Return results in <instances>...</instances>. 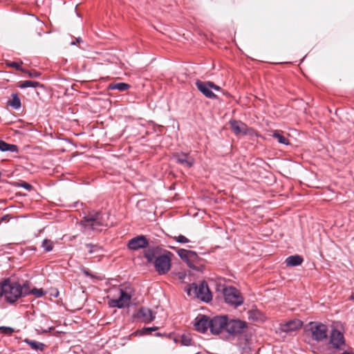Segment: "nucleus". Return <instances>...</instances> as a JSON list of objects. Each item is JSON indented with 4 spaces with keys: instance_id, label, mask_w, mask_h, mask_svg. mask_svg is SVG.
I'll list each match as a JSON object with an SVG mask.
<instances>
[{
    "instance_id": "obj_1",
    "label": "nucleus",
    "mask_w": 354,
    "mask_h": 354,
    "mask_svg": "<svg viewBox=\"0 0 354 354\" xmlns=\"http://www.w3.org/2000/svg\"><path fill=\"white\" fill-rule=\"evenodd\" d=\"M172 253L160 246H152L144 252V257L149 263H153L159 275L167 274L171 267Z\"/></svg>"
},
{
    "instance_id": "obj_2",
    "label": "nucleus",
    "mask_w": 354,
    "mask_h": 354,
    "mask_svg": "<svg viewBox=\"0 0 354 354\" xmlns=\"http://www.w3.org/2000/svg\"><path fill=\"white\" fill-rule=\"evenodd\" d=\"M188 296H194L202 301L208 303L212 300V295L205 281H201L198 284L192 283L185 288Z\"/></svg>"
},
{
    "instance_id": "obj_3",
    "label": "nucleus",
    "mask_w": 354,
    "mask_h": 354,
    "mask_svg": "<svg viewBox=\"0 0 354 354\" xmlns=\"http://www.w3.org/2000/svg\"><path fill=\"white\" fill-rule=\"evenodd\" d=\"M4 299L9 304H15L18 299L24 298L22 290L19 281H11L10 278L4 279Z\"/></svg>"
},
{
    "instance_id": "obj_4",
    "label": "nucleus",
    "mask_w": 354,
    "mask_h": 354,
    "mask_svg": "<svg viewBox=\"0 0 354 354\" xmlns=\"http://www.w3.org/2000/svg\"><path fill=\"white\" fill-rule=\"evenodd\" d=\"M306 331L311 333V337L313 340L319 342L328 338L327 326L319 322H310L304 326Z\"/></svg>"
},
{
    "instance_id": "obj_5",
    "label": "nucleus",
    "mask_w": 354,
    "mask_h": 354,
    "mask_svg": "<svg viewBox=\"0 0 354 354\" xmlns=\"http://www.w3.org/2000/svg\"><path fill=\"white\" fill-rule=\"evenodd\" d=\"M248 328V326L246 322L227 317L225 332L230 336L235 337L243 335Z\"/></svg>"
},
{
    "instance_id": "obj_6",
    "label": "nucleus",
    "mask_w": 354,
    "mask_h": 354,
    "mask_svg": "<svg viewBox=\"0 0 354 354\" xmlns=\"http://www.w3.org/2000/svg\"><path fill=\"white\" fill-rule=\"evenodd\" d=\"M223 295L225 302L234 308H237L243 304V297L240 292L234 286L223 288Z\"/></svg>"
},
{
    "instance_id": "obj_7",
    "label": "nucleus",
    "mask_w": 354,
    "mask_h": 354,
    "mask_svg": "<svg viewBox=\"0 0 354 354\" xmlns=\"http://www.w3.org/2000/svg\"><path fill=\"white\" fill-rule=\"evenodd\" d=\"M228 315H217L209 317V330L212 335H218L223 330L225 331Z\"/></svg>"
},
{
    "instance_id": "obj_8",
    "label": "nucleus",
    "mask_w": 354,
    "mask_h": 354,
    "mask_svg": "<svg viewBox=\"0 0 354 354\" xmlns=\"http://www.w3.org/2000/svg\"><path fill=\"white\" fill-rule=\"evenodd\" d=\"M127 246L129 250L137 251L141 249L148 250L150 248V243L146 235H137L127 242Z\"/></svg>"
},
{
    "instance_id": "obj_9",
    "label": "nucleus",
    "mask_w": 354,
    "mask_h": 354,
    "mask_svg": "<svg viewBox=\"0 0 354 354\" xmlns=\"http://www.w3.org/2000/svg\"><path fill=\"white\" fill-rule=\"evenodd\" d=\"M176 253L178 257L186 263L187 266L192 270L197 272H203L204 269L203 266H196L194 264L193 261L189 259L190 255H196V252L191 250H186L183 248H178L176 250Z\"/></svg>"
},
{
    "instance_id": "obj_10",
    "label": "nucleus",
    "mask_w": 354,
    "mask_h": 354,
    "mask_svg": "<svg viewBox=\"0 0 354 354\" xmlns=\"http://www.w3.org/2000/svg\"><path fill=\"white\" fill-rule=\"evenodd\" d=\"M172 158L177 164L187 168H191L194 165V158L189 156L187 153L183 151L174 153L172 154Z\"/></svg>"
},
{
    "instance_id": "obj_11",
    "label": "nucleus",
    "mask_w": 354,
    "mask_h": 354,
    "mask_svg": "<svg viewBox=\"0 0 354 354\" xmlns=\"http://www.w3.org/2000/svg\"><path fill=\"white\" fill-rule=\"evenodd\" d=\"M329 344L336 350H340L345 344L344 334L338 329L333 328L330 331Z\"/></svg>"
},
{
    "instance_id": "obj_12",
    "label": "nucleus",
    "mask_w": 354,
    "mask_h": 354,
    "mask_svg": "<svg viewBox=\"0 0 354 354\" xmlns=\"http://www.w3.org/2000/svg\"><path fill=\"white\" fill-rule=\"evenodd\" d=\"M194 326L196 331L205 333L209 329V317L204 314H198L194 319Z\"/></svg>"
},
{
    "instance_id": "obj_13",
    "label": "nucleus",
    "mask_w": 354,
    "mask_h": 354,
    "mask_svg": "<svg viewBox=\"0 0 354 354\" xmlns=\"http://www.w3.org/2000/svg\"><path fill=\"white\" fill-rule=\"evenodd\" d=\"M133 317L136 319L142 318L145 323L149 324L155 319L156 313L150 308L141 307Z\"/></svg>"
},
{
    "instance_id": "obj_14",
    "label": "nucleus",
    "mask_w": 354,
    "mask_h": 354,
    "mask_svg": "<svg viewBox=\"0 0 354 354\" xmlns=\"http://www.w3.org/2000/svg\"><path fill=\"white\" fill-rule=\"evenodd\" d=\"M209 81L203 82L197 80L195 82L196 86L198 90L203 93L206 97L209 99H218V95H216L210 88Z\"/></svg>"
},
{
    "instance_id": "obj_15",
    "label": "nucleus",
    "mask_w": 354,
    "mask_h": 354,
    "mask_svg": "<svg viewBox=\"0 0 354 354\" xmlns=\"http://www.w3.org/2000/svg\"><path fill=\"white\" fill-rule=\"evenodd\" d=\"M230 124L231 129L236 134H243L244 136L248 134L249 129L245 123L233 120L230 122Z\"/></svg>"
},
{
    "instance_id": "obj_16",
    "label": "nucleus",
    "mask_w": 354,
    "mask_h": 354,
    "mask_svg": "<svg viewBox=\"0 0 354 354\" xmlns=\"http://www.w3.org/2000/svg\"><path fill=\"white\" fill-rule=\"evenodd\" d=\"M303 326V322L299 319H293L283 324L281 329L284 333L295 331Z\"/></svg>"
},
{
    "instance_id": "obj_17",
    "label": "nucleus",
    "mask_w": 354,
    "mask_h": 354,
    "mask_svg": "<svg viewBox=\"0 0 354 354\" xmlns=\"http://www.w3.org/2000/svg\"><path fill=\"white\" fill-rule=\"evenodd\" d=\"M249 320L257 322H263L266 319L264 314L257 308H252L248 311Z\"/></svg>"
},
{
    "instance_id": "obj_18",
    "label": "nucleus",
    "mask_w": 354,
    "mask_h": 354,
    "mask_svg": "<svg viewBox=\"0 0 354 354\" xmlns=\"http://www.w3.org/2000/svg\"><path fill=\"white\" fill-rule=\"evenodd\" d=\"M304 261V258L299 254L289 256L285 260L287 266L296 267L300 266Z\"/></svg>"
},
{
    "instance_id": "obj_19",
    "label": "nucleus",
    "mask_w": 354,
    "mask_h": 354,
    "mask_svg": "<svg viewBox=\"0 0 354 354\" xmlns=\"http://www.w3.org/2000/svg\"><path fill=\"white\" fill-rule=\"evenodd\" d=\"M11 100H9L7 102V106H10L15 110H19L21 107V99L17 93H12L11 95Z\"/></svg>"
},
{
    "instance_id": "obj_20",
    "label": "nucleus",
    "mask_w": 354,
    "mask_h": 354,
    "mask_svg": "<svg viewBox=\"0 0 354 354\" xmlns=\"http://www.w3.org/2000/svg\"><path fill=\"white\" fill-rule=\"evenodd\" d=\"M0 151L1 152H19V148L17 145L15 144H10L6 141L0 139Z\"/></svg>"
},
{
    "instance_id": "obj_21",
    "label": "nucleus",
    "mask_w": 354,
    "mask_h": 354,
    "mask_svg": "<svg viewBox=\"0 0 354 354\" xmlns=\"http://www.w3.org/2000/svg\"><path fill=\"white\" fill-rule=\"evenodd\" d=\"M108 305L109 308H117L119 309L129 307V303L124 302L122 299L119 297L116 299H109L108 301Z\"/></svg>"
},
{
    "instance_id": "obj_22",
    "label": "nucleus",
    "mask_w": 354,
    "mask_h": 354,
    "mask_svg": "<svg viewBox=\"0 0 354 354\" xmlns=\"http://www.w3.org/2000/svg\"><path fill=\"white\" fill-rule=\"evenodd\" d=\"M24 342L30 346V347L35 351H43L44 348L46 347V345L44 343L30 339L28 338H26L24 340Z\"/></svg>"
},
{
    "instance_id": "obj_23",
    "label": "nucleus",
    "mask_w": 354,
    "mask_h": 354,
    "mask_svg": "<svg viewBox=\"0 0 354 354\" xmlns=\"http://www.w3.org/2000/svg\"><path fill=\"white\" fill-rule=\"evenodd\" d=\"M131 86L126 82H117L109 84L107 86L108 90H118L124 91L128 90Z\"/></svg>"
},
{
    "instance_id": "obj_24",
    "label": "nucleus",
    "mask_w": 354,
    "mask_h": 354,
    "mask_svg": "<svg viewBox=\"0 0 354 354\" xmlns=\"http://www.w3.org/2000/svg\"><path fill=\"white\" fill-rule=\"evenodd\" d=\"M102 213L100 211L94 212L93 214L90 215L89 220L91 221V223H94V226H101L102 225Z\"/></svg>"
},
{
    "instance_id": "obj_25",
    "label": "nucleus",
    "mask_w": 354,
    "mask_h": 354,
    "mask_svg": "<svg viewBox=\"0 0 354 354\" xmlns=\"http://www.w3.org/2000/svg\"><path fill=\"white\" fill-rule=\"evenodd\" d=\"M272 137L277 140L278 142L284 145H289L290 143L288 138L282 135L279 131H274Z\"/></svg>"
},
{
    "instance_id": "obj_26",
    "label": "nucleus",
    "mask_w": 354,
    "mask_h": 354,
    "mask_svg": "<svg viewBox=\"0 0 354 354\" xmlns=\"http://www.w3.org/2000/svg\"><path fill=\"white\" fill-rule=\"evenodd\" d=\"M90 216H86L85 214L83 216L82 220L80 222V225L84 228H89L91 230H95L94 223H91V221L89 220Z\"/></svg>"
},
{
    "instance_id": "obj_27",
    "label": "nucleus",
    "mask_w": 354,
    "mask_h": 354,
    "mask_svg": "<svg viewBox=\"0 0 354 354\" xmlns=\"http://www.w3.org/2000/svg\"><path fill=\"white\" fill-rule=\"evenodd\" d=\"M30 283L28 281H26L22 284L20 283V286L22 290V294L24 297H26L31 294L32 288L30 286Z\"/></svg>"
},
{
    "instance_id": "obj_28",
    "label": "nucleus",
    "mask_w": 354,
    "mask_h": 354,
    "mask_svg": "<svg viewBox=\"0 0 354 354\" xmlns=\"http://www.w3.org/2000/svg\"><path fill=\"white\" fill-rule=\"evenodd\" d=\"M41 247L46 252H51L53 250V242L48 239H44L41 243Z\"/></svg>"
},
{
    "instance_id": "obj_29",
    "label": "nucleus",
    "mask_w": 354,
    "mask_h": 354,
    "mask_svg": "<svg viewBox=\"0 0 354 354\" xmlns=\"http://www.w3.org/2000/svg\"><path fill=\"white\" fill-rule=\"evenodd\" d=\"M6 65L8 67L10 68H14L17 71H21V72H26V70L24 69L20 64L16 62H12V61H6L5 62Z\"/></svg>"
},
{
    "instance_id": "obj_30",
    "label": "nucleus",
    "mask_w": 354,
    "mask_h": 354,
    "mask_svg": "<svg viewBox=\"0 0 354 354\" xmlns=\"http://www.w3.org/2000/svg\"><path fill=\"white\" fill-rule=\"evenodd\" d=\"M85 246L88 249L89 254L96 253L102 250V248L96 244L86 243Z\"/></svg>"
},
{
    "instance_id": "obj_31",
    "label": "nucleus",
    "mask_w": 354,
    "mask_h": 354,
    "mask_svg": "<svg viewBox=\"0 0 354 354\" xmlns=\"http://www.w3.org/2000/svg\"><path fill=\"white\" fill-rule=\"evenodd\" d=\"M119 298L122 299L126 303H129L132 298V295L131 293L127 292L124 290L120 289Z\"/></svg>"
},
{
    "instance_id": "obj_32",
    "label": "nucleus",
    "mask_w": 354,
    "mask_h": 354,
    "mask_svg": "<svg viewBox=\"0 0 354 354\" xmlns=\"http://www.w3.org/2000/svg\"><path fill=\"white\" fill-rule=\"evenodd\" d=\"M46 294V292L43 288H37L33 287L32 288L31 294L33 295L36 298H41Z\"/></svg>"
},
{
    "instance_id": "obj_33",
    "label": "nucleus",
    "mask_w": 354,
    "mask_h": 354,
    "mask_svg": "<svg viewBox=\"0 0 354 354\" xmlns=\"http://www.w3.org/2000/svg\"><path fill=\"white\" fill-rule=\"evenodd\" d=\"M15 186L17 187H22L28 191H31L33 189V186L31 184L23 180L16 182Z\"/></svg>"
},
{
    "instance_id": "obj_34",
    "label": "nucleus",
    "mask_w": 354,
    "mask_h": 354,
    "mask_svg": "<svg viewBox=\"0 0 354 354\" xmlns=\"http://www.w3.org/2000/svg\"><path fill=\"white\" fill-rule=\"evenodd\" d=\"M158 327L156 326H151V327H144L140 330H137V333H138L140 335H149L151 334V332L157 330Z\"/></svg>"
},
{
    "instance_id": "obj_35",
    "label": "nucleus",
    "mask_w": 354,
    "mask_h": 354,
    "mask_svg": "<svg viewBox=\"0 0 354 354\" xmlns=\"http://www.w3.org/2000/svg\"><path fill=\"white\" fill-rule=\"evenodd\" d=\"M181 345L185 346H191L192 344V339L185 334H183L180 337Z\"/></svg>"
},
{
    "instance_id": "obj_36",
    "label": "nucleus",
    "mask_w": 354,
    "mask_h": 354,
    "mask_svg": "<svg viewBox=\"0 0 354 354\" xmlns=\"http://www.w3.org/2000/svg\"><path fill=\"white\" fill-rule=\"evenodd\" d=\"M15 332V328L10 326H0V333L3 335H11Z\"/></svg>"
},
{
    "instance_id": "obj_37",
    "label": "nucleus",
    "mask_w": 354,
    "mask_h": 354,
    "mask_svg": "<svg viewBox=\"0 0 354 354\" xmlns=\"http://www.w3.org/2000/svg\"><path fill=\"white\" fill-rule=\"evenodd\" d=\"M173 239L178 243L185 244L190 242V240L184 235L180 234L178 236H174Z\"/></svg>"
},
{
    "instance_id": "obj_38",
    "label": "nucleus",
    "mask_w": 354,
    "mask_h": 354,
    "mask_svg": "<svg viewBox=\"0 0 354 354\" xmlns=\"http://www.w3.org/2000/svg\"><path fill=\"white\" fill-rule=\"evenodd\" d=\"M18 87L21 89L32 88V80H26L19 82Z\"/></svg>"
},
{
    "instance_id": "obj_39",
    "label": "nucleus",
    "mask_w": 354,
    "mask_h": 354,
    "mask_svg": "<svg viewBox=\"0 0 354 354\" xmlns=\"http://www.w3.org/2000/svg\"><path fill=\"white\" fill-rule=\"evenodd\" d=\"M209 84L211 90L213 89L216 91H222L224 95H229V93L227 92H224L223 91H222L221 88L219 86L215 84L213 82L209 81Z\"/></svg>"
},
{
    "instance_id": "obj_40",
    "label": "nucleus",
    "mask_w": 354,
    "mask_h": 354,
    "mask_svg": "<svg viewBox=\"0 0 354 354\" xmlns=\"http://www.w3.org/2000/svg\"><path fill=\"white\" fill-rule=\"evenodd\" d=\"M24 73H27L30 77H39L41 75V73L37 71H28L26 70V72H24Z\"/></svg>"
},
{
    "instance_id": "obj_41",
    "label": "nucleus",
    "mask_w": 354,
    "mask_h": 354,
    "mask_svg": "<svg viewBox=\"0 0 354 354\" xmlns=\"http://www.w3.org/2000/svg\"><path fill=\"white\" fill-rule=\"evenodd\" d=\"M81 270H82V273L86 277H90L91 278L95 277V275L93 274H92L91 272L88 269L86 268L85 267H82L81 268Z\"/></svg>"
},
{
    "instance_id": "obj_42",
    "label": "nucleus",
    "mask_w": 354,
    "mask_h": 354,
    "mask_svg": "<svg viewBox=\"0 0 354 354\" xmlns=\"http://www.w3.org/2000/svg\"><path fill=\"white\" fill-rule=\"evenodd\" d=\"M242 353L244 354V353H246V354H249V351H250V347L248 344V339H245V342L244 344V346L242 347Z\"/></svg>"
},
{
    "instance_id": "obj_43",
    "label": "nucleus",
    "mask_w": 354,
    "mask_h": 354,
    "mask_svg": "<svg viewBox=\"0 0 354 354\" xmlns=\"http://www.w3.org/2000/svg\"><path fill=\"white\" fill-rule=\"evenodd\" d=\"M5 286L4 285V279L0 283V298L3 296L4 297V292H5Z\"/></svg>"
},
{
    "instance_id": "obj_44",
    "label": "nucleus",
    "mask_w": 354,
    "mask_h": 354,
    "mask_svg": "<svg viewBox=\"0 0 354 354\" xmlns=\"http://www.w3.org/2000/svg\"><path fill=\"white\" fill-rule=\"evenodd\" d=\"M83 43H84V41L82 40V39L80 37H78L75 38V40H73L71 42V45L75 46L77 44H83Z\"/></svg>"
},
{
    "instance_id": "obj_45",
    "label": "nucleus",
    "mask_w": 354,
    "mask_h": 354,
    "mask_svg": "<svg viewBox=\"0 0 354 354\" xmlns=\"http://www.w3.org/2000/svg\"><path fill=\"white\" fill-rule=\"evenodd\" d=\"M37 87L44 88V86L40 82L32 80V88H37Z\"/></svg>"
},
{
    "instance_id": "obj_46",
    "label": "nucleus",
    "mask_w": 354,
    "mask_h": 354,
    "mask_svg": "<svg viewBox=\"0 0 354 354\" xmlns=\"http://www.w3.org/2000/svg\"><path fill=\"white\" fill-rule=\"evenodd\" d=\"M192 259L194 261L198 262L201 260V258L198 257V254L196 255H190L189 259Z\"/></svg>"
},
{
    "instance_id": "obj_47",
    "label": "nucleus",
    "mask_w": 354,
    "mask_h": 354,
    "mask_svg": "<svg viewBox=\"0 0 354 354\" xmlns=\"http://www.w3.org/2000/svg\"><path fill=\"white\" fill-rule=\"evenodd\" d=\"M177 276L180 279L183 280L186 277V273L183 272H179L177 273Z\"/></svg>"
},
{
    "instance_id": "obj_48",
    "label": "nucleus",
    "mask_w": 354,
    "mask_h": 354,
    "mask_svg": "<svg viewBox=\"0 0 354 354\" xmlns=\"http://www.w3.org/2000/svg\"><path fill=\"white\" fill-rule=\"evenodd\" d=\"M50 296L57 298L59 296V291L55 289L53 292L50 293Z\"/></svg>"
},
{
    "instance_id": "obj_49",
    "label": "nucleus",
    "mask_w": 354,
    "mask_h": 354,
    "mask_svg": "<svg viewBox=\"0 0 354 354\" xmlns=\"http://www.w3.org/2000/svg\"><path fill=\"white\" fill-rule=\"evenodd\" d=\"M83 205L82 203H80L79 201H77L74 203L73 207L76 208H79L80 207H82Z\"/></svg>"
},
{
    "instance_id": "obj_50",
    "label": "nucleus",
    "mask_w": 354,
    "mask_h": 354,
    "mask_svg": "<svg viewBox=\"0 0 354 354\" xmlns=\"http://www.w3.org/2000/svg\"><path fill=\"white\" fill-rule=\"evenodd\" d=\"M45 0H36V3L39 6L41 4H44Z\"/></svg>"
},
{
    "instance_id": "obj_51",
    "label": "nucleus",
    "mask_w": 354,
    "mask_h": 354,
    "mask_svg": "<svg viewBox=\"0 0 354 354\" xmlns=\"http://www.w3.org/2000/svg\"><path fill=\"white\" fill-rule=\"evenodd\" d=\"M53 329H54L53 327H49L47 330H43V333H47L48 331L53 330Z\"/></svg>"
},
{
    "instance_id": "obj_52",
    "label": "nucleus",
    "mask_w": 354,
    "mask_h": 354,
    "mask_svg": "<svg viewBox=\"0 0 354 354\" xmlns=\"http://www.w3.org/2000/svg\"><path fill=\"white\" fill-rule=\"evenodd\" d=\"M9 216L8 214H6V215H4L3 216L1 217V221H6V218Z\"/></svg>"
},
{
    "instance_id": "obj_53",
    "label": "nucleus",
    "mask_w": 354,
    "mask_h": 354,
    "mask_svg": "<svg viewBox=\"0 0 354 354\" xmlns=\"http://www.w3.org/2000/svg\"><path fill=\"white\" fill-rule=\"evenodd\" d=\"M341 354H354V353H353L351 351H345L343 353H342Z\"/></svg>"
},
{
    "instance_id": "obj_54",
    "label": "nucleus",
    "mask_w": 354,
    "mask_h": 354,
    "mask_svg": "<svg viewBox=\"0 0 354 354\" xmlns=\"http://www.w3.org/2000/svg\"><path fill=\"white\" fill-rule=\"evenodd\" d=\"M349 299L354 301V293L353 292L349 297Z\"/></svg>"
},
{
    "instance_id": "obj_55",
    "label": "nucleus",
    "mask_w": 354,
    "mask_h": 354,
    "mask_svg": "<svg viewBox=\"0 0 354 354\" xmlns=\"http://www.w3.org/2000/svg\"><path fill=\"white\" fill-rule=\"evenodd\" d=\"M156 336H161V334H160V333H157L156 334Z\"/></svg>"
}]
</instances>
